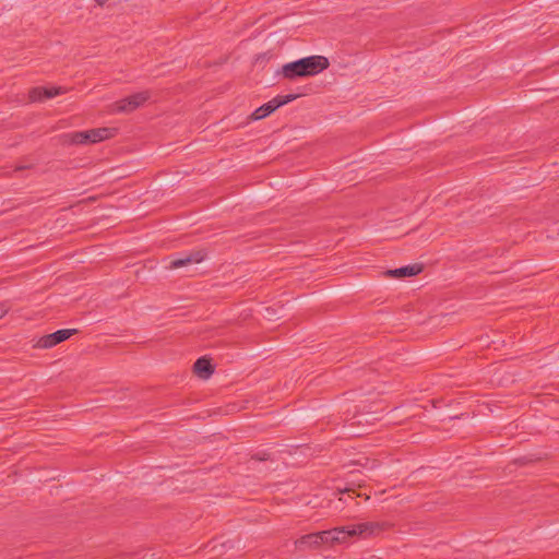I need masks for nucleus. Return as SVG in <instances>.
I'll use <instances>...</instances> for the list:
<instances>
[{"instance_id":"obj_11","label":"nucleus","mask_w":559,"mask_h":559,"mask_svg":"<svg viewBox=\"0 0 559 559\" xmlns=\"http://www.w3.org/2000/svg\"><path fill=\"white\" fill-rule=\"evenodd\" d=\"M266 105L269 106L271 112L283 106L278 96L267 102Z\"/></svg>"},{"instance_id":"obj_6","label":"nucleus","mask_w":559,"mask_h":559,"mask_svg":"<svg viewBox=\"0 0 559 559\" xmlns=\"http://www.w3.org/2000/svg\"><path fill=\"white\" fill-rule=\"evenodd\" d=\"M204 259H205V253L201 250L194 251V252H189V253H183L178 258L171 259V261L169 262V267L170 269H179V267H183V266H189L192 264H198V263L202 262Z\"/></svg>"},{"instance_id":"obj_10","label":"nucleus","mask_w":559,"mask_h":559,"mask_svg":"<svg viewBox=\"0 0 559 559\" xmlns=\"http://www.w3.org/2000/svg\"><path fill=\"white\" fill-rule=\"evenodd\" d=\"M270 114H272V112L270 111L269 106L266 104H264V105L260 106L259 108H257L252 112V119L260 120V119L267 117Z\"/></svg>"},{"instance_id":"obj_1","label":"nucleus","mask_w":559,"mask_h":559,"mask_svg":"<svg viewBox=\"0 0 559 559\" xmlns=\"http://www.w3.org/2000/svg\"><path fill=\"white\" fill-rule=\"evenodd\" d=\"M377 528L378 525L374 523H358L350 526L335 527L332 530L305 535L296 542V545L300 549H304L311 546H319L321 544H342L346 543L353 536L372 535Z\"/></svg>"},{"instance_id":"obj_2","label":"nucleus","mask_w":559,"mask_h":559,"mask_svg":"<svg viewBox=\"0 0 559 559\" xmlns=\"http://www.w3.org/2000/svg\"><path fill=\"white\" fill-rule=\"evenodd\" d=\"M329 64L328 58L323 56H310L284 64L282 73L287 79L311 76L325 70Z\"/></svg>"},{"instance_id":"obj_5","label":"nucleus","mask_w":559,"mask_h":559,"mask_svg":"<svg viewBox=\"0 0 559 559\" xmlns=\"http://www.w3.org/2000/svg\"><path fill=\"white\" fill-rule=\"evenodd\" d=\"M76 333L75 329H62L51 334L43 336L38 341V346L41 348H51L55 345L68 340L70 336Z\"/></svg>"},{"instance_id":"obj_7","label":"nucleus","mask_w":559,"mask_h":559,"mask_svg":"<svg viewBox=\"0 0 559 559\" xmlns=\"http://www.w3.org/2000/svg\"><path fill=\"white\" fill-rule=\"evenodd\" d=\"M63 93L61 87H35L29 92L31 102H43Z\"/></svg>"},{"instance_id":"obj_8","label":"nucleus","mask_w":559,"mask_h":559,"mask_svg":"<svg viewBox=\"0 0 559 559\" xmlns=\"http://www.w3.org/2000/svg\"><path fill=\"white\" fill-rule=\"evenodd\" d=\"M420 271H421V267L417 264H414V265H405V266H401V267H397L394 270H390V271H388V274L394 278H402V277L414 276V275L418 274Z\"/></svg>"},{"instance_id":"obj_4","label":"nucleus","mask_w":559,"mask_h":559,"mask_svg":"<svg viewBox=\"0 0 559 559\" xmlns=\"http://www.w3.org/2000/svg\"><path fill=\"white\" fill-rule=\"evenodd\" d=\"M112 135V130L99 128L88 131L75 132L71 135V142L74 144L97 143Z\"/></svg>"},{"instance_id":"obj_9","label":"nucleus","mask_w":559,"mask_h":559,"mask_svg":"<svg viewBox=\"0 0 559 559\" xmlns=\"http://www.w3.org/2000/svg\"><path fill=\"white\" fill-rule=\"evenodd\" d=\"M194 371L200 378L207 379L213 373V368L210 360L199 358L194 364Z\"/></svg>"},{"instance_id":"obj_3","label":"nucleus","mask_w":559,"mask_h":559,"mask_svg":"<svg viewBox=\"0 0 559 559\" xmlns=\"http://www.w3.org/2000/svg\"><path fill=\"white\" fill-rule=\"evenodd\" d=\"M150 99V93L147 91L139 92L130 95L119 102L111 105L112 112H131L145 104Z\"/></svg>"},{"instance_id":"obj_12","label":"nucleus","mask_w":559,"mask_h":559,"mask_svg":"<svg viewBox=\"0 0 559 559\" xmlns=\"http://www.w3.org/2000/svg\"><path fill=\"white\" fill-rule=\"evenodd\" d=\"M10 310L8 301L0 302V319L3 318Z\"/></svg>"},{"instance_id":"obj_13","label":"nucleus","mask_w":559,"mask_h":559,"mask_svg":"<svg viewBox=\"0 0 559 559\" xmlns=\"http://www.w3.org/2000/svg\"><path fill=\"white\" fill-rule=\"evenodd\" d=\"M278 97L281 99L282 105H286V104L290 103L292 100H294L297 96L294 94H288V95L278 96Z\"/></svg>"}]
</instances>
